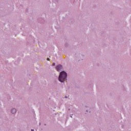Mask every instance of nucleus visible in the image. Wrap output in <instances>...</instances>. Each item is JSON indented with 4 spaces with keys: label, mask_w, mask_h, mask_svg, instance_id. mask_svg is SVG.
<instances>
[{
    "label": "nucleus",
    "mask_w": 131,
    "mask_h": 131,
    "mask_svg": "<svg viewBox=\"0 0 131 131\" xmlns=\"http://www.w3.org/2000/svg\"><path fill=\"white\" fill-rule=\"evenodd\" d=\"M66 77H67V73L64 71H62L59 74L58 80L60 81V82H64V81L67 80Z\"/></svg>",
    "instance_id": "1"
},
{
    "label": "nucleus",
    "mask_w": 131,
    "mask_h": 131,
    "mask_svg": "<svg viewBox=\"0 0 131 131\" xmlns=\"http://www.w3.org/2000/svg\"><path fill=\"white\" fill-rule=\"evenodd\" d=\"M62 69V66L58 65L57 67H56V70L57 71H60Z\"/></svg>",
    "instance_id": "2"
},
{
    "label": "nucleus",
    "mask_w": 131,
    "mask_h": 131,
    "mask_svg": "<svg viewBox=\"0 0 131 131\" xmlns=\"http://www.w3.org/2000/svg\"><path fill=\"white\" fill-rule=\"evenodd\" d=\"M16 112H17V110H16V108H13L11 111V113H12L13 114H15Z\"/></svg>",
    "instance_id": "3"
},
{
    "label": "nucleus",
    "mask_w": 131,
    "mask_h": 131,
    "mask_svg": "<svg viewBox=\"0 0 131 131\" xmlns=\"http://www.w3.org/2000/svg\"><path fill=\"white\" fill-rule=\"evenodd\" d=\"M53 66H55V63H53Z\"/></svg>",
    "instance_id": "4"
},
{
    "label": "nucleus",
    "mask_w": 131,
    "mask_h": 131,
    "mask_svg": "<svg viewBox=\"0 0 131 131\" xmlns=\"http://www.w3.org/2000/svg\"><path fill=\"white\" fill-rule=\"evenodd\" d=\"M31 131H34V129H32Z\"/></svg>",
    "instance_id": "5"
},
{
    "label": "nucleus",
    "mask_w": 131,
    "mask_h": 131,
    "mask_svg": "<svg viewBox=\"0 0 131 131\" xmlns=\"http://www.w3.org/2000/svg\"><path fill=\"white\" fill-rule=\"evenodd\" d=\"M48 60L49 61V58L48 59Z\"/></svg>",
    "instance_id": "6"
}]
</instances>
